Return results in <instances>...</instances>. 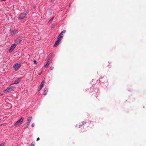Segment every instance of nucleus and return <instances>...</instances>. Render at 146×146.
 Returning <instances> with one entry per match:
<instances>
[{
  "instance_id": "32",
  "label": "nucleus",
  "mask_w": 146,
  "mask_h": 146,
  "mask_svg": "<svg viewBox=\"0 0 146 146\" xmlns=\"http://www.w3.org/2000/svg\"><path fill=\"white\" fill-rule=\"evenodd\" d=\"M70 4H69V7H70Z\"/></svg>"
},
{
  "instance_id": "23",
  "label": "nucleus",
  "mask_w": 146,
  "mask_h": 146,
  "mask_svg": "<svg viewBox=\"0 0 146 146\" xmlns=\"http://www.w3.org/2000/svg\"><path fill=\"white\" fill-rule=\"evenodd\" d=\"M82 124L83 125H84V124H86V121H83L82 122Z\"/></svg>"
},
{
  "instance_id": "29",
  "label": "nucleus",
  "mask_w": 146,
  "mask_h": 146,
  "mask_svg": "<svg viewBox=\"0 0 146 146\" xmlns=\"http://www.w3.org/2000/svg\"><path fill=\"white\" fill-rule=\"evenodd\" d=\"M10 87H11V88H12L13 89L14 88L13 86H11Z\"/></svg>"
},
{
  "instance_id": "22",
  "label": "nucleus",
  "mask_w": 146,
  "mask_h": 146,
  "mask_svg": "<svg viewBox=\"0 0 146 146\" xmlns=\"http://www.w3.org/2000/svg\"><path fill=\"white\" fill-rule=\"evenodd\" d=\"M42 88L40 86L38 87V91H39Z\"/></svg>"
},
{
  "instance_id": "19",
  "label": "nucleus",
  "mask_w": 146,
  "mask_h": 146,
  "mask_svg": "<svg viewBox=\"0 0 146 146\" xmlns=\"http://www.w3.org/2000/svg\"><path fill=\"white\" fill-rule=\"evenodd\" d=\"M54 17H53L48 21L49 23H50L52 21H53L54 18Z\"/></svg>"
},
{
  "instance_id": "28",
  "label": "nucleus",
  "mask_w": 146,
  "mask_h": 146,
  "mask_svg": "<svg viewBox=\"0 0 146 146\" xmlns=\"http://www.w3.org/2000/svg\"><path fill=\"white\" fill-rule=\"evenodd\" d=\"M39 140H40V138H39V137H38V138H37V140H36V141H38Z\"/></svg>"
},
{
  "instance_id": "13",
  "label": "nucleus",
  "mask_w": 146,
  "mask_h": 146,
  "mask_svg": "<svg viewBox=\"0 0 146 146\" xmlns=\"http://www.w3.org/2000/svg\"><path fill=\"white\" fill-rule=\"evenodd\" d=\"M44 83H45V81L44 80L42 81L41 83V84L40 85V86L42 88L44 86Z\"/></svg>"
},
{
  "instance_id": "30",
  "label": "nucleus",
  "mask_w": 146,
  "mask_h": 146,
  "mask_svg": "<svg viewBox=\"0 0 146 146\" xmlns=\"http://www.w3.org/2000/svg\"><path fill=\"white\" fill-rule=\"evenodd\" d=\"M54 1V0H51V1L52 2H53Z\"/></svg>"
},
{
  "instance_id": "24",
  "label": "nucleus",
  "mask_w": 146,
  "mask_h": 146,
  "mask_svg": "<svg viewBox=\"0 0 146 146\" xmlns=\"http://www.w3.org/2000/svg\"><path fill=\"white\" fill-rule=\"evenodd\" d=\"M50 68L51 70H52L54 69V67L53 66H51Z\"/></svg>"
},
{
  "instance_id": "5",
  "label": "nucleus",
  "mask_w": 146,
  "mask_h": 146,
  "mask_svg": "<svg viewBox=\"0 0 146 146\" xmlns=\"http://www.w3.org/2000/svg\"><path fill=\"white\" fill-rule=\"evenodd\" d=\"M22 40V38L21 37H19L18 38L15 39V42L17 44L20 43Z\"/></svg>"
},
{
  "instance_id": "10",
  "label": "nucleus",
  "mask_w": 146,
  "mask_h": 146,
  "mask_svg": "<svg viewBox=\"0 0 146 146\" xmlns=\"http://www.w3.org/2000/svg\"><path fill=\"white\" fill-rule=\"evenodd\" d=\"M93 126L94 122L92 121H90L88 127H89L90 128H92L93 127Z\"/></svg>"
},
{
  "instance_id": "17",
  "label": "nucleus",
  "mask_w": 146,
  "mask_h": 146,
  "mask_svg": "<svg viewBox=\"0 0 146 146\" xmlns=\"http://www.w3.org/2000/svg\"><path fill=\"white\" fill-rule=\"evenodd\" d=\"M52 56V54H50L47 57V60H49L50 59Z\"/></svg>"
},
{
  "instance_id": "16",
  "label": "nucleus",
  "mask_w": 146,
  "mask_h": 146,
  "mask_svg": "<svg viewBox=\"0 0 146 146\" xmlns=\"http://www.w3.org/2000/svg\"><path fill=\"white\" fill-rule=\"evenodd\" d=\"M48 92V88L46 89L44 91V95H46V94Z\"/></svg>"
},
{
  "instance_id": "7",
  "label": "nucleus",
  "mask_w": 146,
  "mask_h": 146,
  "mask_svg": "<svg viewBox=\"0 0 146 146\" xmlns=\"http://www.w3.org/2000/svg\"><path fill=\"white\" fill-rule=\"evenodd\" d=\"M61 40V39H57V40L55 42L54 46L56 47L57 45H58L59 44Z\"/></svg>"
},
{
  "instance_id": "11",
  "label": "nucleus",
  "mask_w": 146,
  "mask_h": 146,
  "mask_svg": "<svg viewBox=\"0 0 146 146\" xmlns=\"http://www.w3.org/2000/svg\"><path fill=\"white\" fill-rule=\"evenodd\" d=\"M32 118V117H28L27 120V122L28 123L30 124V122Z\"/></svg>"
},
{
  "instance_id": "14",
  "label": "nucleus",
  "mask_w": 146,
  "mask_h": 146,
  "mask_svg": "<svg viewBox=\"0 0 146 146\" xmlns=\"http://www.w3.org/2000/svg\"><path fill=\"white\" fill-rule=\"evenodd\" d=\"M62 35V33L60 34L58 36L57 39H61L60 38H62L63 37Z\"/></svg>"
},
{
  "instance_id": "1",
  "label": "nucleus",
  "mask_w": 146,
  "mask_h": 146,
  "mask_svg": "<svg viewBox=\"0 0 146 146\" xmlns=\"http://www.w3.org/2000/svg\"><path fill=\"white\" fill-rule=\"evenodd\" d=\"M28 13V12L27 11H25L20 13L18 17V19H23L27 15Z\"/></svg>"
},
{
  "instance_id": "34",
  "label": "nucleus",
  "mask_w": 146,
  "mask_h": 146,
  "mask_svg": "<svg viewBox=\"0 0 146 146\" xmlns=\"http://www.w3.org/2000/svg\"><path fill=\"white\" fill-rule=\"evenodd\" d=\"M1 120V119H0V121Z\"/></svg>"
},
{
  "instance_id": "27",
  "label": "nucleus",
  "mask_w": 146,
  "mask_h": 146,
  "mask_svg": "<svg viewBox=\"0 0 146 146\" xmlns=\"http://www.w3.org/2000/svg\"><path fill=\"white\" fill-rule=\"evenodd\" d=\"M33 61H34V63H35V64H37V62H36V61L35 60H34Z\"/></svg>"
},
{
  "instance_id": "21",
  "label": "nucleus",
  "mask_w": 146,
  "mask_h": 146,
  "mask_svg": "<svg viewBox=\"0 0 146 146\" xmlns=\"http://www.w3.org/2000/svg\"><path fill=\"white\" fill-rule=\"evenodd\" d=\"M66 32V30H63L61 32V33H62V34L63 35V34L64 33H65Z\"/></svg>"
},
{
  "instance_id": "6",
  "label": "nucleus",
  "mask_w": 146,
  "mask_h": 146,
  "mask_svg": "<svg viewBox=\"0 0 146 146\" xmlns=\"http://www.w3.org/2000/svg\"><path fill=\"white\" fill-rule=\"evenodd\" d=\"M13 90V89L11 87H8L7 89L4 90L3 92L4 93H6L8 92L11 91Z\"/></svg>"
},
{
  "instance_id": "33",
  "label": "nucleus",
  "mask_w": 146,
  "mask_h": 146,
  "mask_svg": "<svg viewBox=\"0 0 146 146\" xmlns=\"http://www.w3.org/2000/svg\"><path fill=\"white\" fill-rule=\"evenodd\" d=\"M1 93H0V96H1Z\"/></svg>"
},
{
  "instance_id": "9",
  "label": "nucleus",
  "mask_w": 146,
  "mask_h": 146,
  "mask_svg": "<svg viewBox=\"0 0 146 146\" xmlns=\"http://www.w3.org/2000/svg\"><path fill=\"white\" fill-rule=\"evenodd\" d=\"M21 80V78H19L18 79L16 80H15V82L13 84H11L10 85H11L12 84H17L19 83V82Z\"/></svg>"
},
{
  "instance_id": "35",
  "label": "nucleus",
  "mask_w": 146,
  "mask_h": 146,
  "mask_svg": "<svg viewBox=\"0 0 146 146\" xmlns=\"http://www.w3.org/2000/svg\"><path fill=\"white\" fill-rule=\"evenodd\" d=\"M29 146H31V145H29Z\"/></svg>"
},
{
  "instance_id": "3",
  "label": "nucleus",
  "mask_w": 146,
  "mask_h": 146,
  "mask_svg": "<svg viewBox=\"0 0 146 146\" xmlns=\"http://www.w3.org/2000/svg\"><path fill=\"white\" fill-rule=\"evenodd\" d=\"M21 64L20 63L17 64H15L13 65V67L15 68L16 70H17L19 69L21 66Z\"/></svg>"
},
{
  "instance_id": "8",
  "label": "nucleus",
  "mask_w": 146,
  "mask_h": 146,
  "mask_svg": "<svg viewBox=\"0 0 146 146\" xmlns=\"http://www.w3.org/2000/svg\"><path fill=\"white\" fill-rule=\"evenodd\" d=\"M19 31L18 30H14L13 31H12L11 32V35L12 36H13L17 33Z\"/></svg>"
},
{
  "instance_id": "25",
  "label": "nucleus",
  "mask_w": 146,
  "mask_h": 146,
  "mask_svg": "<svg viewBox=\"0 0 146 146\" xmlns=\"http://www.w3.org/2000/svg\"><path fill=\"white\" fill-rule=\"evenodd\" d=\"M35 124L34 123H33L31 125V126L32 127H33L34 126Z\"/></svg>"
},
{
  "instance_id": "26",
  "label": "nucleus",
  "mask_w": 146,
  "mask_h": 146,
  "mask_svg": "<svg viewBox=\"0 0 146 146\" xmlns=\"http://www.w3.org/2000/svg\"><path fill=\"white\" fill-rule=\"evenodd\" d=\"M4 144V143H2L0 145V146H3Z\"/></svg>"
},
{
  "instance_id": "20",
  "label": "nucleus",
  "mask_w": 146,
  "mask_h": 146,
  "mask_svg": "<svg viewBox=\"0 0 146 146\" xmlns=\"http://www.w3.org/2000/svg\"><path fill=\"white\" fill-rule=\"evenodd\" d=\"M35 142H32L30 145H31V146H35Z\"/></svg>"
},
{
  "instance_id": "2",
  "label": "nucleus",
  "mask_w": 146,
  "mask_h": 146,
  "mask_svg": "<svg viewBox=\"0 0 146 146\" xmlns=\"http://www.w3.org/2000/svg\"><path fill=\"white\" fill-rule=\"evenodd\" d=\"M24 119V118L23 117H21V119H20L19 120H18L17 122H16V123L14 124V125L16 127H17L20 125L22 123Z\"/></svg>"
},
{
  "instance_id": "18",
  "label": "nucleus",
  "mask_w": 146,
  "mask_h": 146,
  "mask_svg": "<svg viewBox=\"0 0 146 146\" xmlns=\"http://www.w3.org/2000/svg\"><path fill=\"white\" fill-rule=\"evenodd\" d=\"M82 126V124L81 123H79L78 124H77L76 125V127H78L79 128H80V127Z\"/></svg>"
},
{
  "instance_id": "12",
  "label": "nucleus",
  "mask_w": 146,
  "mask_h": 146,
  "mask_svg": "<svg viewBox=\"0 0 146 146\" xmlns=\"http://www.w3.org/2000/svg\"><path fill=\"white\" fill-rule=\"evenodd\" d=\"M47 62L46 64L44 66L45 67H47L48 65L50 64V63L49 62V60H47Z\"/></svg>"
},
{
  "instance_id": "4",
  "label": "nucleus",
  "mask_w": 146,
  "mask_h": 146,
  "mask_svg": "<svg viewBox=\"0 0 146 146\" xmlns=\"http://www.w3.org/2000/svg\"><path fill=\"white\" fill-rule=\"evenodd\" d=\"M17 45V44H16L14 43L13 44L10 48L9 50V53L11 52Z\"/></svg>"
},
{
  "instance_id": "31",
  "label": "nucleus",
  "mask_w": 146,
  "mask_h": 146,
  "mask_svg": "<svg viewBox=\"0 0 146 146\" xmlns=\"http://www.w3.org/2000/svg\"><path fill=\"white\" fill-rule=\"evenodd\" d=\"M1 0L2 1H5L6 0Z\"/></svg>"
},
{
  "instance_id": "15",
  "label": "nucleus",
  "mask_w": 146,
  "mask_h": 146,
  "mask_svg": "<svg viewBox=\"0 0 146 146\" xmlns=\"http://www.w3.org/2000/svg\"><path fill=\"white\" fill-rule=\"evenodd\" d=\"M29 125V124L27 122V123L24 124L25 127L24 128H27L28 127V126Z\"/></svg>"
}]
</instances>
